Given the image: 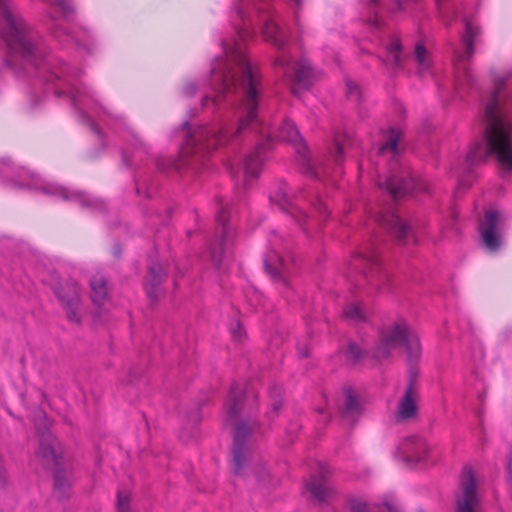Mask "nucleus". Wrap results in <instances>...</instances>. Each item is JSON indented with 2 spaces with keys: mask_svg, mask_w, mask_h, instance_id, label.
I'll return each instance as SVG.
<instances>
[{
  "mask_svg": "<svg viewBox=\"0 0 512 512\" xmlns=\"http://www.w3.org/2000/svg\"><path fill=\"white\" fill-rule=\"evenodd\" d=\"M0 37L7 62L35 88L43 86L57 97L66 98L82 123L99 138L102 131L98 121L110 125L109 121L119 120L82 80L79 69L49 54L44 37L25 19L13 0H0Z\"/></svg>",
  "mask_w": 512,
  "mask_h": 512,
  "instance_id": "nucleus-1",
  "label": "nucleus"
},
{
  "mask_svg": "<svg viewBox=\"0 0 512 512\" xmlns=\"http://www.w3.org/2000/svg\"><path fill=\"white\" fill-rule=\"evenodd\" d=\"M272 0H234L232 23L236 37L223 40L222 53L211 64L210 76H259L250 62L245 42L256 31H261L266 41L278 51L274 65L286 74V40L271 13Z\"/></svg>",
  "mask_w": 512,
  "mask_h": 512,
  "instance_id": "nucleus-2",
  "label": "nucleus"
},
{
  "mask_svg": "<svg viewBox=\"0 0 512 512\" xmlns=\"http://www.w3.org/2000/svg\"><path fill=\"white\" fill-rule=\"evenodd\" d=\"M483 141L470 147L463 171L493 155L503 175L512 174V76L497 80L494 89L482 98L480 114Z\"/></svg>",
  "mask_w": 512,
  "mask_h": 512,
  "instance_id": "nucleus-3",
  "label": "nucleus"
},
{
  "mask_svg": "<svg viewBox=\"0 0 512 512\" xmlns=\"http://www.w3.org/2000/svg\"><path fill=\"white\" fill-rule=\"evenodd\" d=\"M247 393L248 389L235 383L225 402L228 420L237 421L233 434L232 470L236 476L254 474L262 479V467L256 455V443L262 435V426L257 419L251 417L240 419Z\"/></svg>",
  "mask_w": 512,
  "mask_h": 512,
  "instance_id": "nucleus-4",
  "label": "nucleus"
},
{
  "mask_svg": "<svg viewBox=\"0 0 512 512\" xmlns=\"http://www.w3.org/2000/svg\"><path fill=\"white\" fill-rule=\"evenodd\" d=\"M290 144L293 142L302 170L305 174L319 180H324L334 174H341L340 164L342 162V154L346 147L350 144L347 134L337 135L334 139L333 147L329 152V158L326 161L315 163L309 156L307 147L299 137L297 129L290 125Z\"/></svg>",
  "mask_w": 512,
  "mask_h": 512,
  "instance_id": "nucleus-5",
  "label": "nucleus"
},
{
  "mask_svg": "<svg viewBox=\"0 0 512 512\" xmlns=\"http://www.w3.org/2000/svg\"><path fill=\"white\" fill-rule=\"evenodd\" d=\"M404 346L408 357L417 359L421 352L418 336L409 327L406 320L399 318L386 324L380 331L378 341L371 350V355L378 361L387 359L392 351Z\"/></svg>",
  "mask_w": 512,
  "mask_h": 512,
  "instance_id": "nucleus-6",
  "label": "nucleus"
},
{
  "mask_svg": "<svg viewBox=\"0 0 512 512\" xmlns=\"http://www.w3.org/2000/svg\"><path fill=\"white\" fill-rule=\"evenodd\" d=\"M13 181L18 186L40 191L58 199L76 202L81 207L92 211H102L105 209V203L101 199L92 197L90 194L79 190H70L56 183L45 181L24 168L20 169Z\"/></svg>",
  "mask_w": 512,
  "mask_h": 512,
  "instance_id": "nucleus-7",
  "label": "nucleus"
},
{
  "mask_svg": "<svg viewBox=\"0 0 512 512\" xmlns=\"http://www.w3.org/2000/svg\"><path fill=\"white\" fill-rule=\"evenodd\" d=\"M36 430L39 436L38 457L56 467L54 472V496L59 500L66 499L71 495V472L68 468L62 466L61 448L51 434L46 422L43 427L36 423Z\"/></svg>",
  "mask_w": 512,
  "mask_h": 512,
  "instance_id": "nucleus-8",
  "label": "nucleus"
},
{
  "mask_svg": "<svg viewBox=\"0 0 512 512\" xmlns=\"http://www.w3.org/2000/svg\"><path fill=\"white\" fill-rule=\"evenodd\" d=\"M366 1V21L375 30L381 31L379 36L386 50V56L383 62L393 70H401L404 68L405 57L402 53L401 44L396 34L385 29V21L381 14L382 9L378 0Z\"/></svg>",
  "mask_w": 512,
  "mask_h": 512,
  "instance_id": "nucleus-9",
  "label": "nucleus"
},
{
  "mask_svg": "<svg viewBox=\"0 0 512 512\" xmlns=\"http://www.w3.org/2000/svg\"><path fill=\"white\" fill-rule=\"evenodd\" d=\"M47 4V16L52 21L50 26L54 38L63 42H74L84 48L88 53L92 52L93 37L88 31H84V37L74 35L67 27L58 24L57 20H69L75 13L71 0H43Z\"/></svg>",
  "mask_w": 512,
  "mask_h": 512,
  "instance_id": "nucleus-10",
  "label": "nucleus"
},
{
  "mask_svg": "<svg viewBox=\"0 0 512 512\" xmlns=\"http://www.w3.org/2000/svg\"><path fill=\"white\" fill-rule=\"evenodd\" d=\"M477 35L478 28L466 22L465 32L461 38V49L454 52V89L459 94L473 84L468 61L474 53V38Z\"/></svg>",
  "mask_w": 512,
  "mask_h": 512,
  "instance_id": "nucleus-11",
  "label": "nucleus"
},
{
  "mask_svg": "<svg viewBox=\"0 0 512 512\" xmlns=\"http://www.w3.org/2000/svg\"><path fill=\"white\" fill-rule=\"evenodd\" d=\"M427 187L426 181L413 174L407 164L402 162L391 163L385 188L393 198H400L413 191L424 192Z\"/></svg>",
  "mask_w": 512,
  "mask_h": 512,
  "instance_id": "nucleus-12",
  "label": "nucleus"
},
{
  "mask_svg": "<svg viewBox=\"0 0 512 512\" xmlns=\"http://www.w3.org/2000/svg\"><path fill=\"white\" fill-rule=\"evenodd\" d=\"M218 206L216 219L221 228V237L209 244L211 261L217 267L228 257L229 247L233 241V229L228 223L229 205L219 199Z\"/></svg>",
  "mask_w": 512,
  "mask_h": 512,
  "instance_id": "nucleus-13",
  "label": "nucleus"
},
{
  "mask_svg": "<svg viewBox=\"0 0 512 512\" xmlns=\"http://www.w3.org/2000/svg\"><path fill=\"white\" fill-rule=\"evenodd\" d=\"M331 470L326 464H319L315 473L305 480L304 488L308 497L320 506L328 505L335 496V489L329 482Z\"/></svg>",
  "mask_w": 512,
  "mask_h": 512,
  "instance_id": "nucleus-14",
  "label": "nucleus"
},
{
  "mask_svg": "<svg viewBox=\"0 0 512 512\" xmlns=\"http://www.w3.org/2000/svg\"><path fill=\"white\" fill-rule=\"evenodd\" d=\"M456 512H480L478 480L471 467H465L456 493Z\"/></svg>",
  "mask_w": 512,
  "mask_h": 512,
  "instance_id": "nucleus-15",
  "label": "nucleus"
},
{
  "mask_svg": "<svg viewBox=\"0 0 512 512\" xmlns=\"http://www.w3.org/2000/svg\"><path fill=\"white\" fill-rule=\"evenodd\" d=\"M55 293L63 304L68 319L79 323L82 317L81 289L77 282L67 281L56 288Z\"/></svg>",
  "mask_w": 512,
  "mask_h": 512,
  "instance_id": "nucleus-16",
  "label": "nucleus"
},
{
  "mask_svg": "<svg viewBox=\"0 0 512 512\" xmlns=\"http://www.w3.org/2000/svg\"><path fill=\"white\" fill-rule=\"evenodd\" d=\"M377 221L386 229H389L400 242L412 240L414 243L418 242V231L415 226L407 224L399 214L394 210H388L378 216Z\"/></svg>",
  "mask_w": 512,
  "mask_h": 512,
  "instance_id": "nucleus-17",
  "label": "nucleus"
},
{
  "mask_svg": "<svg viewBox=\"0 0 512 512\" xmlns=\"http://www.w3.org/2000/svg\"><path fill=\"white\" fill-rule=\"evenodd\" d=\"M419 392L414 378L409 380L404 394L399 398L396 409L395 419L398 422L412 421L418 416Z\"/></svg>",
  "mask_w": 512,
  "mask_h": 512,
  "instance_id": "nucleus-18",
  "label": "nucleus"
},
{
  "mask_svg": "<svg viewBox=\"0 0 512 512\" xmlns=\"http://www.w3.org/2000/svg\"><path fill=\"white\" fill-rule=\"evenodd\" d=\"M293 72L290 75V93L299 95L302 90H308L321 76L307 59H301L294 63Z\"/></svg>",
  "mask_w": 512,
  "mask_h": 512,
  "instance_id": "nucleus-19",
  "label": "nucleus"
},
{
  "mask_svg": "<svg viewBox=\"0 0 512 512\" xmlns=\"http://www.w3.org/2000/svg\"><path fill=\"white\" fill-rule=\"evenodd\" d=\"M500 225L501 218L495 210L486 211L484 219L480 222L481 239L485 247L491 252L498 250L501 246Z\"/></svg>",
  "mask_w": 512,
  "mask_h": 512,
  "instance_id": "nucleus-20",
  "label": "nucleus"
},
{
  "mask_svg": "<svg viewBox=\"0 0 512 512\" xmlns=\"http://www.w3.org/2000/svg\"><path fill=\"white\" fill-rule=\"evenodd\" d=\"M430 450L428 443L417 436L406 438L399 446V453L407 463H426Z\"/></svg>",
  "mask_w": 512,
  "mask_h": 512,
  "instance_id": "nucleus-21",
  "label": "nucleus"
},
{
  "mask_svg": "<svg viewBox=\"0 0 512 512\" xmlns=\"http://www.w3.org/2000/svg\"><path fill=\"white\" fill-rule=\"evenodd\" d=\"M127 145L122 150V162L127 167L137 165L148 153L147 145L133 132H128Z\"/></svg>",
  "mask_w": 512,
  "mask_h": 512,
  "instance_id": "nucleus-22",
  "label": "nucleus"
},
{
  "mask_svg": "<svg viewBox=\"0 0 512 512\" xmlns=\"http://www.w3.org/2000/svg\"><path fill=\"white\" fill-rule=\"evenodd\" d=\"M351 265L354 269L360 270L366 277H370L369 274H372L374 270L378 271L380 268L378 255L370 246L362 248L353 258Z\"/></svg>",
  "mask_w": 512,
  "mask_h": 512,
  "instance_id": "nucleus-23",
  "label": "nucleus"
},
{
  "mask_svg": "<svg viewBox=\"0 0 512 512\" xmlns=\"http://www.w3.org/2000/svg\"><path fill=\"white\" fill-rule=\"evenodd\" d=\"M341 413L345 417L353 418L362 411V402L355 390L345 388L343 391V403L341 405Z\"/></svg>",
  "mask_w": 512,
  "mask_h": 512,
  "instance_id": "nucleus-24",
  "label": "nucleus"
},
{
  "mask_svg": "<svg viewBox=\"0 0 512 512\" xmlns=\"http://www.w3.org/2000/svg\"><path fill=\"white\" fill-rule=\"evenodd\" d=\"M166 275L161 264L153 263L149 266L148 279L146 283V294L151 300L158 298V286Z\"/></svg>",
  "mask_w": 512,
  "mask_h": 512,
  "instance_id": "nucleus-25",
  "label": "nucleus"
},
{
  "mask_svg": "<svg viewBox=\"0 0 512 512\" xmlns=\"http://www.w3.org/2000/svg\"><path fill=\"white\" fill-rule=\"evenodd\" d=\"M349 512H394L390 504L370 503L362 497H353L348 502Z\"/></svg>",
  "mask_w": 512,
  "mask_h": 512,
  "instance_id": "nucleus-26",
  "label": "nucleus"
},
{
  "mask_svg": "<svg viewBox=\"0 0 512 512\" xmlns=\"http://www.w3.org/2000/svg\"><path fill=\"white\" fill-rule=\"evenodd\" d=\"M265 268L274 280L285 282V262L278 252L272 251L266 257Z\"/></svg>",
  "mask_w": 512,
  "mask_h": 512,
  "instance_id": "nucleus-27",
  "label": "nucleus"
},
{
  "mask_svg": "<svg viewBox=\"0 0 512 512\" xmlns=\"http://www.w3.org/2000/svg\"><path fill=\"white\" fill-rule=\"evenodd\" d=\"M90 287L92 302L96 306L101 307L105 304L108 297L106 279L101 274H97L90 279Z\"/></svg>",
  "mask_w": 512,
  "mask_h": 512,
  "instance_id": "nucleus-28",
  "label": "nucleus"
},
{
  "mask_svg": "<svg viewBox=\"0 0 512 512\" xmlns=\"http://www.w3.org/2000/svg\"><path fill=\"white\" fill-rule=\"evenodd\" d=\"M158 186V179L152 174L141 175L135 180L136 193L151 198Z\"/></svg>",
  "mask_w": 512,
  "mask_h": 512,
  "instance_id": "nucleus-29",
  "label": "nucleus"
},
{
  "mask_svg": "<svg viewBox=\"0 0 512 512\" xmlns=\"http://www.w3.org/2000/svg\"><path fill=\"white\" fill-rule=\"evenodd\" d=\"M413 59L417 65V73L421 77L425 76L426 74L431 73L430 55L423 45L418 44L415 46Z\"/></svg>",
  "mask_w": 512,
  "mask_h": 512,
  "instance_id": "nucleus-30",
  "label": "nucleus"
},
{
  "mask_svg": "<svg viewBox=\"0 0 512 512\" xmlns=\"http://www.w3.org/2000/svg\"><path fill=\"white\" fill-rule=\"evenodd\" d=\"M288 187L285 182L276 184L270 193V203L273 207L286 212L288 207Z\"/></svg>",
  "mask_w": 512,
  "mask_h": 512,
  "instance_id": "nucleus-31",
  "label": "nucleus"
},
{
  "mask_svg": "<svg viewBox=\"0 0 512 512\" xmlns=\"http://www.w3.org/2000/svg\"><path fill=\"white\" fill-rule=\"evenodd\" d=\"M383 137L384 143L379 147V153L385 154L386 152H390L396 154L398 149V141L400 139V132L395 129H391L386 132Z\"/></svg>",
  "mask_w": 512,
  "mask_h": 512,
  "instance_id": "nucleus-32",
  "label": "nucleus"
},
{
  "mask_svg": "<svg viewBox=\"0 0 512 512\" xmlns=\"http://www.w3.org/2000/svg\"><path fill=\"white\" fill-rule=\"evenodd\" d=\"M344 315L353 321H362L366 318V312L362 305L357 302L348 304L344 310Z\"/></svg>",
  "mask_w": 512,
  "mask_h": 512,
  "instance_id": "nucleus-33",
  "label": "nucleus"
},
{
  "mask_svg": "<svg viewBox=\"0 0 512 512\" xmlns=\"http://www.w3.org/2000/svg\"><path fill=\"white\" fill-rule=\"evenodd\" d=\"M341 353L345 356L347 361L356 362L362 356L361 349L354 342H347L345 347L341 349Z\"/></svg>",
  "mask_w": 512,
  "mask_h": 512,
  "instance_id": "nucleus-34",
  "label": "nucleus"
},
{
  "mask_svg": "<svg viewBox=\"0 0 512 512\" xmlns=\"http://www.w3.org/2000/svg\"><path fill=\"white\" fill-rule=\"evenodd\" d=\"M270 407L272 412H278L282 406V389L278 386H273L269 390Z\"/></svg>",
  "mask_w": 512,
  "mask_h": 512,
  "instance_id": "nucleus-35",
  "label": "nucleus"
},
{
  "mask_svg": "<svg viewBox=\"0 0 512 512\" xmlns=\"http://www.w3.org/2000/svg\"><path fill=\"white\" fill-rule=\"evenodd\" d=\"M345 87H346V96L354 102H358L361 96L360 88L358 84L351 80L346 79L345 81Z\"/></svg>",
  "mask_w": 512,
  "mask_h": 512,
  "instance_id": "nucleus-36",
  "label": "nucleus"
},
{
  "mask_svg": "<svg viewBox=\"0 0 512 512\" xmlns=\"http://www.w3.org/2000/svg\"><path fill=\"white\" fill-rule=\"evenodd\" d=\"M117 512H131L130 497L122 491L117 494Z\"/></svg>",
  "mask_w": 512,
  "mask_h": 512,
  "instance_id": "nucleus-37",
  "label": "nucleus"
},
{
  "mask_svg": "<svg viewBox=\"0 0 512 512\" xmlns=\"http://www.w3.org/2000/svg\"><path fill=\"white\" fill-rule=\"evenodd\" d=\"M230 333L233 337V339L237 340V341H241L242 339L245 338V330L243 329L241 323L237 320V321H233L231 324H230Z\"/></svg>",
  "mask_w": 512,
  "mask_h": 512,
  "instance_id": "nucleus-38",
  "label": "nucleus"
},
{
  "mask_svg": "<svg viewBox=\"0 0 512 512\" xmlns=\"http://www.w3.org/2000/svg\"><path fill=\"white\" fill-rule=\"evenodd\" d=\"M197 90V84L193 81H189L185 84L183 92L187 96H192Z\"/></svg>",
  "mask_w": 512,
  "mask_h": 512,
  "instance_id": "nucleus-39",
  "label": "nucleus"
},
{
  "mask_svg": "<svg viewBox=\"0 0 512 512\" xmlns=\"http://www.w3.org/2000/svg\"><path fill=\"white\" fill-rule=\"evenodd\" d=\"M297 349L300 357H306L309 353V349L306 345H298Z\"/></svg>",
  "mask_w": 512,
  "mask_h": 512,
  "instance_id": "nucleus-40",
  "label": "nucleus"
},
{
  "mask_svg": "<svg viewBox=\"0 0 512 512\" xmlns=\"http://www.w3.org/2000/svg\"><path fill=\"white\" fill-rule=\"evenodd\" d=\"M113 254H114L116 257H118V256L120 255V249H119L117 246H116V247H114V249H113Z\"/></svg>",
  "mask_w": 512,
  "mask_h": 512,
  "instance_id": "nucleus-41",
  "label": "nucleus"
},
{
  "mask_svg": "<svg viewBox=\"0 0 512 512\" xmlns=\"http://www.w3.org/2000/svg\"><path fill=\"white\" fill-rule=\"evenodd\" d=\"M443 2L444 0H437V3H438V6H439V9L442 11L443 10Z\"/></svg>",
  "mask_w": 512,
  "mask_h": 512,
  "instance_id": "nucleus-42",
  "label": "nucleus"
},
{
  "mask_svg": "<svg viewBox=\"0 0 512 512\" xmlns=\"http://www.w3.org/2000/svg\"><path fill=\"white\" fill-rule=\"evenodd\" d=\"M290 2H294L297 6L301 4V0H290Z\"/></svg>",
  "mask_w": 512,
  "mask_h": 512,
  "instance_id": "nucleus-43",
  "label": "nucleus"
}]
</instances>
